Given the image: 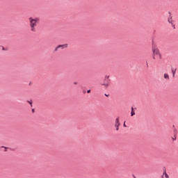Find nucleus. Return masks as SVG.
<instances>
[{"instance_id": "obj_13", "label": "nucleus", "mask_w": 178, "mask_h": 178, "mask_svg": "<svg viewBox=\"0 0 178 178\" xmlns=\"http://www.w3.org/2000/svg\"><path fill=\"white\" fill-rule=\"evenodd\" d=\"M172 76H173V77H175V72H173V75Z\"/></svg>"}, {"instance_id": "obj_2", "label": "nucleus", "mask_w": 178, "mask_h": 178, "mask_svg": "<svg viewBox=\"0 0 178 178\" xmlns=\"http://www.w3.org/2000/svg\"><path fill=\"white\" fill-rule=\"evenodd\" d=\"M29 20L31 31H32V33H35V31H37V29H35V26H37V24H38V22H40V19L38 18L29 17Z\"/></svg>"}, {"instance_id": "obj_9", "label": "nucleus", "mask_w": 178, "mask_h": 178, "mask_svg": "<svg viewBox=\"0 0 178 178\" xmlns=\"http://www.w3.org/2000/svg\"><path fill=\"white\" fill-rule=\"evenodd\" d=\"M172 17H169L168 18V23H171V24H172Z\"/></svg>"}, {"instance_id": "obj_14", "label": "nucleus", "mask_w": 178, "mask_h": 178, "mask_svg": "<svg viewBox=\"0 0 178 178\" xmlns=\"http://www.w3.org/2000/svg\"><path fill=\"white\" fill-rule=\"evenodd\" d=\"M74 84L76 85V84H77V82H74Z\"/></svg>"}, {"instance_id": "obj_11", "label": "nucleus", "mask_w": 178, "mask_h": 178, "mask_svg": "<svg viewBox=\"0 0 178 178\" xmlns=\"http://www.w3.org/2000/svg\"><path fill=\"white\" fill-rule=\"evenodd\" d=\"M5 148V152H6V151H8V149H7V147H4Z\"/></svg>"}, {"instance_id": "obj_6", "label": "nucleus", "mask_w": 178, "mask_h": 178, "mask_svg": "<svg viewBox=\"0 0 178 178\" xmlns=\"http://www.w3.org/2000/svg\"><path fill=\"white\" fill-rule=\"evenodd\" d=\"M169 178V175H168V173H166V171H164L163 173V175L161 177V178Z\"/></svg>"}, {"instance_id": "obj_12", "label": "nucleus", "mask_w": 178, "mask_h": 178, "mask_svg": "<svg viewBox=\"0 0 178 178\" xmlns=\"http://www.w3.org/2000/svg\"><path fill=\"white\" fill-rule=\"evenodd\" d=\"M124 127H126V124L125 123H124Z\"/></svg>"}, {"instance_id": "obj_4", "label": "nucleus", "mask_w": 178, "mask_h": 178, "mask_svg": "<svg viewBox=\"0 0 178 178\" xmlns=\"http://www.w3.org/2000/svg\"><path fill=\"white\" fill-rule=\"evenodd\" d=\"M59 48H67V44H60L57 46L54 49L55 52H56Z\"/></svg>"}, {"instance_id": "obj_7", "label": "nucleus", "mask_w": 178, "mask_h": 178, "mask_svg": "<svg viewBox=\"0 0 178 178\" xmlns=\"http://www.w3.org/2000/svg\"><path fill=\"white\" fill-rule=\"evenodd\" d=\"M164 79H165V80H169V79H170L169 74L165 73V74H164Z\"/></svg>"}, {"instance_id": "obj_1", "label": "nucleus", "mask_w": 178, "mask_h": 178, "mask_svg": "<svg viewBox=\"0 0 178 178\" xmlns=\"http://www.w3.org/2000/svg\"><path fill=\"white\" fill-rule=\"evenodd\" d=\"M152 52H153V59L154 60H161L162 59V54H161V51H159V49L154 44L152 46Z\"/></svg>"}, {"instance_id": "obj_15", "label": "nucleus", "mask_w": 178, "mask_h": 178, "mask_svg": "<svg viewBox=\"0 0 178 178\" xmlns=\"http://www.w3.org/2000/svg\"><path fill=\"white\" fill-rule=\"evenodd\" d=\"M3 50L5 51V48L4 47H3Z\"/></svg>"}, {"instance_id": "obj_10", "label": "nucleus", "mask_w": 178, "mask_h": 178, "mask_svg": "<svg viewBox=\"0 0 178 178\" xmlns=\"http://www.w3.org/2000/svg\"><path fill=\"white\" fill-rule=\"evenodd\" d=\"M87 92H88V94H90V93L91 92V90H88L87 91Z\"/></svg>"}, {"instance_id": "obj_5", "label": "nucleus", "mask_w": 178, "mask_h": 178, "mask_svg": "<svg viewBox=\"0 0 178 178\" xmlns=\"http://www.w3.org/2000/svg\"><path fill=\"white\" fill-rule=\"evenodd\" d=\"M115 126L116 130L118 131V130H119V126H120V122H119V118H116Z\"/></svg>"}, {"instance_id": "obj_3", "label": "nucleus", "mask_w": 178, "mask_h": 178, "mask_svg": "<svg viewBox=\"0 0 178 178\" xmlns=\"http://www.w3.org/2000/svg\"><path fill=\"white\" fill-rule=\"evenodd\" d=\"M111 79H109V75H106L104 77V82L102 83V86H104L105 88H108V87H109Z\"/></svg>"}, {"instance_id": "obj_8", "label": "nucleus", "mask_w": 178, "mask_h": 178, "mask_svg": "<svg viewBox=\"0 0 178 178\" xmlns=\"http://www.w3.org/2000/svg\"><path fill=\"white\" fill-rule=\"evenodd\" d=\"M136 115V113L134 112L133 107L131 108V116H134Z\"/></svg>"}]
</instances>
